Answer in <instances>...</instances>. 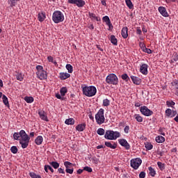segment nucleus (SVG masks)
Here are the masks:
<instances>
[{"label": "nucleus", "mask_w": 178, "mask_h": 178, "mask_svg": "<svg viewBox=\"0 0 178 178\" xmlns=\"http://www.w3.org/2000/svg\"><path fill=\"white\" fill-rule=\"evenodd\" d=\"M82 92L86 97H94L97 94V88L95 86H87L81 85Z\"/></svg>", "instance_id": "1"}, {"label": "nucleus", "mask_w": 178, "mask_h": 178, "mask_svg": "<svg viewBox=\"0 0 178 178\" xmlns=\"http://www.w3.org/2000/svg\"><path fill=\"white\" fill-rule=\"evenodd\" d=\"M19 144L22 145V148H27L29 147V143H30V137L26 134L24 130L20 131Z\"/></svg>", "instance_id": "2"}, {"label": "nucleus", "mask_w": 178, "mask_h": 178, "mask_svg": "<svg viewBox=\"0 0 178 178\" xmlns=\"http://www.w3.org/2000/svg\"><path fill=\"white\" fill-rule=\"evenodd\" d=\"M36 76L40 80H47L48 75L47 71L44 70V67L42 65H37L35 67Z\"/></svg>", "instance_id": "3"}, {"label": "nucleus", "mask_w": 178, "mask_h": 178, "mask_svg": "<svg viewBox=\"0 0 178 178\" xmlns=\"http://www.w3.org/2000/svg\"><path fill=\"white\" fill-rule=\"evenodd\" d=\"M52 20L56 24L62 23V22H63V20H65V15H63V13L62 12H60L59 10H56L53 13Z\"/></svg>", "instance_id": "4"}, {"label": "nucleus", "mask_w": 178, "mask_h": 178, "mask_svg": "<svg viewBox=\"0 0 178 178\" xmlns=\"http://www.w3.org/2000/svg\"><path fill=\"white\" fill-rule=\"evenodd\" d=\"M119 137H120V133L111 130L106 131L104 135V138L106 140H116Z\"/></svg>", "instance_id": "5"}, {"label": "nucleus", "mask_w": 178, "mask_h": 178, "mask_svg": "<svg viewBox=\"0 0 178 178\" xmlns=\"http://www.w3.org/2000/svg\"><path fill=\"white\" fill-rule=\"evenodd\" d=\"M104 113V108H100L95 115V120L97 124H103V123H105V115Z\"/></svg>", "instance_id": "6"}, {"label": "nucleus", "mask_w": 178, "mask_h": 178, "mask_svg": "<svg viewBox=\"0 0 178 178\" xmlns=\"http://www.w3.org/2000/svg\"><path fill=\"white\" fill-rule=\"evenodd\" d=\"M106 82L108 84H113L116 86L118 83V76L115 74H110L106 78Z\"/></svg>", "instance_id": "7"}, {"label": "nucleus", "mask_w": 178, "mask_h": 178, "mask_svg": "<svg viewBox=\"0 0 178 178\" xmlns=\"http://www.w3.org/2000/svg\"><path fill=\"white\" fill-rule=\"evenodd\" d=\"M141 163H143V160L140 158L132 159L131 160V166L133 169H135V170H137V169L140 168Z\"/></svg>", "instance_id": "8"}, {"label": "nucleus", "mask_w": 178, "mask_h": 178, "mask_svg": "<svg viewBox=\"0 0 178 178\" xmlns=\"http://www.w3.org/2000/svg\"><path fill=\"white\" fill-rule=\"evenodd\" d=\"M140 111L144 116H152V115H154V111L149 110L146 106H141Z\"/></svg>", "instance_id": "9"}, {"label": "nucleus", "mask_w": 178, "mask_h": 178, "mask_svg": "<svg viewBox=\"0 0 178 178\" xmlns=\"http://www.w3.org/2000/svg\"><path fill=\"white\" fill-rule=\"evenodd\" d=\"M68 2L72 5H76L78 8H83L86 5V1H69Z\"/></svg>", "instance_id": "10"}, {"label": "nucleus", "mask_w": 178, "mask_h": 178, "mask_svg": "<svg viewBox=\"0 0 178 178\" xmlns=\"http://www.w3.org/2000/svg\"><path fill=\"white\" fill-rule=\"evenodd\" d=\"M118 143L122 147H124L125 149H130V144H129L126 139H119Z\"/></svg>", "instance_id": "11"}, {"label": "nucleus", "mask_w": 178, "mask_h": 178, "mask_svg": "<svg viewBox=\"0 0 178 178\" xmlns=\"http://www.w3.org/2000/svg\"><path fill=\"white\" fill-rule=\"evenodd\" d=\"M165 115L166 116H168V118H175V116H176V115H177V111L170 109V108H168L165 110Z\"/></svg>", "instance_id": "12"}, {"label": "nucleus", "mask_w": 178, "mask_h": 178, "mask_svg": "<svg viewBox=\"0 0 178 178\" xmlns=\"http://www.w3.org/2000/svg\"><path fill=\"white\" fill-rule=\"evenodd\" d=\"M140 73H142V74H145V76H147V74H148V65L143 64L140 66Z\"/></svg>", "instance_id": "13"}, {"label": "nucleus", "mask_w": 178, "mask_h": 178, "mask_svg": "<svg viewBox=\"0 0 178 178\" xmlns=\"http://www.w3.org/2000/svg\"><path fill=\"white\" fill-rule=\"evenodd\" d=\"M159 12L164 17H168L169 16V14L168 13V11H166V8H165V7L160 6L159 8Z\"/></svg>", "instance_id": "14"}, {"label": "nucleus", "mask_w": 178, "mask_h": 178, "mask_svg": "<svg viewBox=\"0 0 178 178\" xmlns=\"http://www.w3.org/2000/svg\"><path fill=\"white\" fill-rule=\"evenodd\" d=\"M131 79L132 80L134 84H136V86H140L141 84V79L137 76L131 75Z\"/></svg>", "instance_id": "15"}, {"label": "nucleus", "mask_w": 178, "mask_h": 178, "mask_svg": "<svg viewBox=\"0 0 178 178\" xmlns=\"http://www.w3.org/2000/svg\"><path fill=\"white\" fill-rule=\"evenodd\" d=\"M38 115H39L40 119H42V120H44L45 122H48V117H47V113H45V111H40L38 112Z\"/></svg>", "instance_id": "16"}, {"label": "nucleus", "mask_w": 178, "mask_h": 178, "mask_svg": "<svg viewBox=\"0 0 178 178\" xmlns=\"http://www.w3.org/2000/svg\"><path fill=\"white\" fill-rule=\"evenodd\" d=\"M86 123L79 124L76 127V131H84L86 130Z\"/></svg>", "instance_id": "17"}, {"label": "nucleus", "mask_w": 178, "mask_h": 178, "mask_svg": "<svg viewBox=\"0 0 178 178\" xmlns=\"http://www.w3.org/2000/svg\"><path fill=\"white\" fill-rule=\"evenodd\" d=\"M104 144L106 147H108V148H111V149H115L118 147V145L113 142H105Z\"/></svg>", "instance_id": "18"}, {"label": "nucleus", "mask_w": 178, "mask_h": 178, "mask_svg": "<svg viewBox=\"0 0 178 178\" xmlns=\"http://www.w3.org/2000/svg\"><path fill=\"white\" fill-rule=\"evenodd\" d=\"M128 31L129 29L127 27L122 28L121 31L122 37H123L124 38H127V37H129Z\"/></svg>", "instance_id": "19"}, {"label": "nucleus", "mask_w": 178, "mask_h": 178, "mask_svg": "<svg viewBox=\"0 0 178 178\" xmlns=\"http://www.w3.org/2000/svg\"><path fill=\"white\" fill-rule=\"evenodd\" d=\"M46 18H47V17L45 15V13L41 12V13H38V19L39 22H42L45 20Z\"/></svg>", "instance_id": "20"}, {"label": "nucleus", "mask_w": 178, "mask_h": 178, "mask_svg": "<svg viewBox=\"0 0 178 178\" xmlns=\"http://www.w3.org/2000/svg\"><path fill=\"white\" fill-rule=\"evenodd\" d=\"M70 77V74L67 72H60V79L61 80H66V79H69Z\"/></svg>", "instance_id": "21"}, {"label": "nucleus", "mask_w": 178, "mask_h": 178, "mask_svg": "<svg viewBox=\"0 0 178 178\" xmlns=\"http://www.w3.org/2000/svg\"><path fill=\"white\" fill-rule=\"evenodd\" d=\"M42 141H44V138L41 136H38L35 139V143L36 145H41V144H42Z\"/></svg>", "instance_id": "22"}, {"label": "nucleus", "mask_w": 178, "mask_h": 178, "mask_svg": "<svg viewBox=\"0 0 178 178\" xmlns=\"http://www.w3.org/2000/svg\"><path fill=\"white\" fill-rule=\"evenodd\" d=\"M88 16L90 19H92V20H97V22H99L101 20V18L96 17L95 14L91 12L88 13Z\"/></svg>", "instance_id": "23"}, {"label": "nucleus", "mask_w": 178, "mask_h": 178, "mask_svg": "<svg viewBox=\"0 0 178 178\" xmlns=\"http://www.w3.org/2000/svg\"><path fill=\"white\" fill-rule=\"evenodd\" d=\"M15 76L17 80H18L19 81H23V79H24V74H23V73L17 72Z\"/></svg>", "instance_id": "24"}, {"label": "nucleus", "mask_w": 178, "mask_h": 178, "mask_svg": "<svg viewBox=\"0 0 178 178\" xmlns=\"http://www.w3.org/2000/svg\"><path fill=\"white\" fill-rule=\"evenodd\" d=\"M111 42L113 45H118V39L114 35H111Z\"/></svg>", "instance_id": "25"}, {"label": "nucleus", "mask_w": 178, "mask_h": 178, "mask_svg": "<svg viewBox=\"0 0 178 178\" xmlns=\"http://www.w3.org/2000/svg\"><path fill=\"white\" fill-rule=\"evenodd\" d=\"M156 141L159 144H161V143H165V137L161 136H156Z\"/></svg>", "instance_id": "26"}, {"label": "nucleus", "mask_w": 178, "mask_h": 178, "mask_svg": "<svg viewBox=\"0 0 178 178\" xmlns=\"http://www.w3.org/2000/svg\"><path fill=\"white\" fill-rule=\"evenodd\" d=\"M65 124L73 126V124H74V119L73 118L67 119L65 120Z\"/></svg>", "instance_id": "27"}, {"label": "nucleus", "mask_w": 178, "mask_h": 178, "mask_svg": "<svg viewBox=\"0 0 178 178\" xmlns=\"http://www.w3.org/2000/svg\"><path fill=\"white\" fill-rule=\"evenodd\" d=\"M2 99L4 105H6V106H8L9 108V101L8 100V97H6V95H3Z\"/></svg>", "instance_id": "28"}, {"label": "nucleus", "mask_w": 178, "mask_h": 178, "mask_svg": "<svg viewBox=\"0 0 178 178\" xmlns=\"http://www.w3.org/2000/svg\"><path fill=\"white\" fill-rule=\"evenodd\" d=\"M148 169H149V174L150 175V176H152V177H154L155 175H156V172L152 167H149Z\"/></svg>", "instance_id": "29"}, {"label": "nucleus", "mask_w": 178, "mask_h": 178, "mask_svg": "<svg viewBox=\"0 0 178 178\" xmlns=\"http://www.w3.org/2000/svg\"><path fill=\"white\" fill-rule=\"evenodd\" d=\"M24 101H26L27 104H32V102H34V98L33 97H26Z\"/></svg>", "instance_id": "30"}, {"label": "nucleus", "mask_w": 178, "mask_h": 178, "mask_svg": "<svg viewBox=\"0 0 178 178\" xmlns=\"http://www.w3.org/2000/svg\"><path fill=\"white\" fill-rule=\"evenodd\" d=\"M134 118L137 122L141 123L143 122V117H141L139 114H135Z\"/></svg>", "instance_id": "31"}, {"label": "nucleus", "mask_w": 178, "mask_h": 178, "mask_svg": "<svg viewBox=\"0 0 178 178\" xmlns=\"http://www.w3.org/2000/svg\"><path fill=\"white\" fill-rule=\"evenodd\" d=\"M145 147L146 148V149L149 151V150L152 149V148H154V145H152V144H151L149 143H146L145 144Z\"/></svg>", "instance_id": "32"}, {"label": "nucleus", "mask_w": 178, "mask_h": 178, "mask_svg": "<svg viewBox=\"0 0 178 178\" xmlns=\"http://www.w3.org/2000/svg\"><path fill=\"white\" fill-rule=\"evenodd\" d=\"M125 3L129 9H133L134 8V5H133L131 1H125Z\"/></svg>", "instance_id": "33"}, {"label": "nucleus", "mask_w": 178, "mask_h": 178, "mask_svg": "<svg viewBox=\"0 0 178 178\" xmlns=\"http://www.w3.org/2000/svg\"><path fill=\"white\" fill-rule=\"evenodd\" d=\"M60 92L62 97H65V95H66V92H67V88H66L65 87L61 88L60 90Z\"/></svg>", "instance_id": "34"}, {"label": "nucleus", "mask_w": 178, "mask_h": 178, "mask_svg": "<svg viewBox=\"0 0 178 178\" xmlns=\"http://www.w3.org/2000/svg\"><path fill=\"white\" fill-rule=\"evenodd\" d=\"M66 69L68 70V73H73V66H72V65L67 64Z\"/></svg>", "instance_id": "35"}, {"label": "nucleus", "mask_w": 178, "mask_h": 178, "mask_svg": "<svg viewBox=\"0 0 178 178\" xmlns=\"http://www.w3.org/2000/svg\"><path fill=\"white\" fill-rule=\"evenodd\" d=\"M50 165L54 168V169H58L59 168V163L56 161H52L50 163Z\"/></svg>", "instance_id": "36"}, {"label": "nucleus", "mask_w": 178, "mask_h": 178, "mask_svg": "<svg viewBox=\"0 0 178 178\" xmlns=\"http://www.w3.org/2000/svg\"><path fill=\"white\" fill-rule=\"evenodd\" d=\"M158 167L159 168L160 170H164L165 169V163H163L162 162H157Z\"/></svg>", "instance_id": "37"}, {"label": "nucleus", "mask_w": 178, "mask_h": 178, "mask_svg": "<svg viewBox=\"0 0 178 178\" xmlns=\"http://www.w3.org/2000/svg\"><path fill=\"white\" fill-rule=\"evenodd\" d=\"M97 133L99 134V136H104V134H105V130L102 128H99Z\"/></svg>", "instance_id": "38"}, {"label": "nucleus", "mask_w": 178, "mask_h": 178, "mask_svg": "<svg viewBox=\"0 0 178 178\" xmlns=\"http://www.w3.org/2000/svg\"><path fill=\"white\" fill-rule=\"evenodd\" d=\"M13 138L14 140H19L20 141V131L19 133L15 132L13 134Z\"/></svg>", "instance_id": "39"}, {"label": "nucleus", "mask_w": 178, "mask_h": 178, "mask_svg": "<svg viewBox=\"0 0 178 178\" xmlns=\"http://www.w3.org/2000/svg\"><path fill=\"white\" fill-rule=\"evenodd\" d=\"M10 151L13 154H17V151H19V149H17V147L16 146H12L10 148Z\"/></svg>", "instance_id": "40"}, {"label": "nucleus", "mask_w": 178, "mask_h": 178, "mask_svg": "<svg viewBox=\"0 0 178 178\" xmlns=\"http://www.w3.org/2000/svg\"><path fill=\"white\" fill-rule=\"evenodd\" d=\"M111 105V102L108 99H105L103 100V106H109Z\"/></svg>", "instance_id": "41"}, {"label": "nucleus", "mask_w": 178, "mask_h": 178, "mask_svg": "<svg viewBox=\"0 0 178 178\" xmlns=\"http://www.w3.org/2000/svg\"><path fill=\"white\" fill-rule=\"evenodd\" d=\"M166 105L168 106V108H170V106H175L176 105V103L173 101H167L166 102Z\"/></svg>", "instance_id": "42"}, {"label": "nucleus", "mask_w": 178, "mask_h": 178, "mask_svg": "<svg viewBox=\"0 0 178 178\" xmlns=\"http://www.w3.org/2000/svg\"><path fill=\"white\" fill-rule=\"evenodd\" d=\"M143 51L146 54H152V51L151 50V49H147L145 46L143 47Z\"/></svg>", "instance_id": "43"}, {"label": "nucleus", "mask_w": 178, "mask_h": 178, "mask_svg": "<svg viewBox=\"0 0 178 178\" xmlns=\"http://www.w3.org/2000/svg\"><path fill=\"white\" fill-rule=\"evenodd\" d=\"M72 163L69 161L64 162V166H65L66 169H70L72 168Z\"/></svg>", "instance_id": "44"}, {"label": "nucleus", "mask_w": 178, "mask_h": 178, "mask_svg": "<svg viewBox=\"0 0 178 178\" xmlns=\"http://www.w3.org/2000/svg\"><path fill=\"white\" fill-rule=\"evenodd\" d=\"M91 161L93 162V163H95L96 165L98 164V162H99V159L93 156L91 158Z\"/></svg>", "instance_id": "45"}, {"label": "nucleus", "mask_w": 178, "mask_h": 178, "mask_svg": "<svg viewBox=\"0 0 178 178\" xmlns=\"http://www.w3.org/2000/svg\"><path fill=\"white\" fill-rule=\"evenodd\" d=\"M103 20H104V22H106V24H109V23L111 22V19H109V17H108V16H104L103 17Z\"/></svg>", "instance_id": "46"}, {"label": "nucleus", "mask_w": 178, "mask_h": 178, "mask_svg": "<svg viewBox=\"0 0 178 178\" xmlns=\"http://www.w3.org/2000/svg\"><path fill=\"white\" fill-rule=\"evenodd\" d=\"M29 176L32 178H41V176L40 175H37L36 174H35L34 172H30L29 173Z\"/></svg>", "instance_id": "47"}, {"label": "nucleus", "mask_w": 178, "mask_h": 178, "mask_svg": "<svg viewBox=\"0 0 178 178\" xmlns=\"http://www.w3.org/2000/svg\"><path fill=\"white\" fill-rule=\"evenodd\" d=\"M172 87H175V88H176V90H178V81L177 80H175L172 83Z\"/></svg>", "instance_id": "48"}, {"label": "nucleus", "mask_w": 178, "mask_h": 178, "mask_svg": "<svg viewBox=\"0 0 178 178\" xmlns=\"http://www.w3.org/2000/svg\"><path fill=\"white\" fill-rule=\"evenodd\" d=\"M122 80H125L126 81H129V80L130 79V78H129V76L127 75V74H123L122 75Z\"/></svg>", "instance_id": "49"}, {"label": "nucleus", "mask_w": 178, "mask_h": 178, "mask_svg": "<svg viewBox=\"0 0 178 178\" xmlns=\"http://www.w3.org/2000/svg\"><path fill=\"white\" fill-rule=\"evenodd\" d=\"M83 170H86V172H88V173H91V172H92V168L89 166H86L83 168Z\"/></svg>", "instance_id": "50"}, {"label": "nucleus", "mask_w": 178, "mask_h": 178, "mask_svg": "<svg viewBox=\"0 0 178 178\" xmlns=\"http://www.w3.org/2000/svg\"><path fill=\"white\" fill-rule=\"evenodd\" d=\"M74 169L72 168H66L65 172L66 173H69L70 175H73Z\"/></svg>", "instance_id": "51"}, {"label": "nucleus", "mask_w": 178, "mask_h": 178, "mask_svg": "<svg viewBox=\"0 0 178 178\" xmlns=\"http://www.w3.org/2000/svg\"><path fill=\"white\" fill-rule=\"evenodd\" d=\"M172 60H174V62H177V60H178V54L177 53H175L173 54Z\"/></svg>", "instance_id": "52"}, {"label": "nucleus", "mask_w": 178, "mask_h": 178, "mask_svg": "<svg viewBox=\"0 0 178 178\" xmlns=\"http://www.w3.org/2000/svg\"><path fill=\"white\" fill-rule=\"evenodd\" d=\"M124 131L126 134H129V131H130V127L126 126L124 129Z\"/></svg>", "instance_id": "53"}, {"label": "nucleus", "mask_w": 178, "mask_h": 178, "mask_svg": "<svg viewBox=\"0 0 178 178\" xmlns=\"http://www.w3.org/2000/svg\"><path fill=\"white\" fill-rule=\"evenodd\" d=\"M139 177L140 178H145V172L142 171L139 174Z\"/></svg>", "instance_id": "54"}, {"label": "nucleus", "mask_w": 178, "mask_h": 178, "mask_svg": "<svg viewBox=\"0 0 178 178\" xmlns=\"http://www.w3.org/2000/svg\"><path fill=\"white\" fill-rule=\"evenodd\" d=\"M58 173H62L63 175H65V170H63V168H58Z\"/></svg>", "instance_id": "55"}, {"label": "nucleus", "mask_w": 178, "mask_h": 178, "mask_svg": "<svg viewBox=\"0 0 178 178\" xmlns=\"http://www.w3.org/2000/svg\"><path fill=\"white\" fill-rule=\"evenodd\" d=\"M47 60L49 62H51V63H52V62H54V57L49 56L47 57Z\"/></svg>", "instance_id": "56"}, {"label": "nucleus", "mask_w": 178, "mask_h": 178, "mask_svg": "<svg viewBox=\"0 0 178 178\" xmlns=\"http://www.w3.org/2000/svg\"><path fill=\"white\" fill-rule=\"evenodd\" d=\"M48 170L51 172V173H54V168L51 167V165H47Z\"/></svg>", "instance_id": "57"}, {"label": "nucleus", "mask_w": 178, "mask_h": 178, "mask_svg": "<svg viewBox=\"0 0 178 178\" xmlns=\"http://www.w3.org/2000/svg\"><path fill=\"white\" fill-rule=\"evenodd\" d=\"M84 170V169L81 170V169H79L77 171H76V173L78 175H81V173H83V171Z\"/></svg>", "instance_id": "58"}, {"label": "nucleus", "mask_w": 178, "mask_h": 178, "mask_svg": "<svg viewBox=\"0 0 178 178\" xmlns=\"http://www.w3.org/2000/svg\"><path fill=\"white\" fill-rule=\"evenodd\" d=\"M106 25L109 27L108 30H111V29H113V26L111 22H109V24H106Z\"/></svg>", "instance_id": "59"}, {"label": "nucleus", "mask_w": 178, "mask_h": 178, "mask_svg": "<svg viewBox=\"0 0 178 178\" xmlns=\"http://www.w3.org/2000/svg\"><path fill=\"white\" fill-rule=\"evenodd\" d=\"M56 97L58 99H62V96H60V94L56 95Z\"/></svg>", "instance_id": "60"}, {"label": "nucleus", "mask_w": 178, "mask_h": 178, "mask_svg": "<svg viewBox=\"0 0 178 178\" xmlns=\"http://www.w3.org/2000/svg\"><path fill=\"white\" fill-rule=\"evenodd\" d=\"M171 152H175V153L177 152V148L175 147V148L172 149Z\"/></svg>", "instance_id": "61"}, {"label": "nucleus", "mask_w": 178, "mask_h": 178, "mask_svg": "<svg viewBox=\"0 0 178 178\" xmlns=\"http://www.w3.org/2000/svg\"><path fill=\"white\" fill-rule=\"evenodd\" d=\"M135 106H136V108H139V106H141V104L139 102H137L135 104Z\"/></svg>", "instance_id": "62"}, {"label": "nucleus", "mask_w": 178, "mask_h": 178, "mask_svg": "<svg viewBox=\"0 0 178 178\" xmlns=\"http://www.w3.org/2000/svg\"><path fill=\"white\" fill-rule=\"evenodd\" d=\"M102 148H104V145H98V146H97V149H101Z\"/></svg>", "instance_id": "63"}, {"label": "nucleus", "mask_w": 178, "mask_h": 178, "mask_svg": "<svg viewBox=\"0 0 178 178\" xmlns=\"http://www.w3.org/2000/svg\"><path fill=\"white\" fill-rule=\"evenodd\" d=\"M136 33H137L138 34H141V33H142L141 29H137Z\"/></svg>", "instance_id": "64"}]
</instances>
